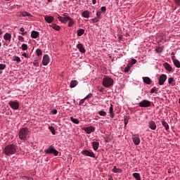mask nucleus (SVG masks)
Segmentation results:
<instances>
[{
	"mask_svg": "<svg viewBox=\"0 0 180 180\" xmlns=\"http://www.w3.org/2000/svg\"><path fill=\"white\" fill-rule=\"evenodd\" d=\"M49 63H50V56L49 55H44L42 59V65H49Z\"/></svg>",
	"mask_w": 180,
	"mask_h": 180,
	"instance_id": "obj_10",
	"label": "nucleus"
},
{
	"mask_svg": "<svg viewBox=\"0 0 180 180\" xmlns=\"http://www.w3.org/2000/svg\"><path fill=\"white\" fill-rule=\"evenodd\" d=\"M92 4L93 5H95V4H96V0H92Z\"/></svg>",
	"mask_w": 180,
	"mask_h": 180,
	"instance_id": "obj_59",
	"label": "nucleus"
},
{
	"mask_svg": "<svg viewBox=\"0 0 180 180\" xmlns=\"http://www.w3.org/2000/svg\"><path fill=\"white\" fill-rule=\"evenodd\" d=\"M45 154H53L57 157L58 155V152L57 150L54 148V146L53 145L50 146L49 148L46 149L44 150Z\"/></svg>",
	"mask_w": 180,
	"mask_h": 180,
	"instance_id": "obj_4",
	"label": "nucleus"
},
{
	"mask_svg": "<svg viewBox=\"0 0 180 180\" xmlns=\"http://www.w3.org/2000/svg\"><path fill=\"white\" fill-rule=\"evenodd\" d=\"M40 36V34L37 31H32L31 32V37L32 39H37Z\"/></svg>",
	"mask_w": 180,
	"mask_h": 180,
	"instance_id": "obj_17",
	"label": "nucleus"
},
{
	"mask_svg": "<svg viewBox=\"0 0 180 180\" xmlns=\"http://www.w3.org/2000/svg\"><path fill=\"white\" fill-rule=\"evenodd\" d=\"M18 41L23 42V41H25V37H23V35H18Z\"/></svg>",
	"mask_w": 180,
	"mask_h": 180,
	"instance_id": "obj_39",
	"label": "nucleus"
},
{
	"mask_svg": "<svg viewBox=\"0 0 180 180\" xmlns=\"http://www.w3.org/2000/svg\"><path fill=\"white\" fill-rule=\"evenodd\" d=\"M173 64L176 68H180V62L178 59H173Z\"/></svg>",
	"mask_w": 180,
	"mask_h": 180,
	"instance_id": "obj_26",
	"label": "nucleus"
},
{
	"mask_svg": "<svg viewBox=\"0 0 180 180\" xmlns=\"http://www.w3.org/2000/svg\"><path fill=\"white\" fill-rule=\"evenodd\" d=\"M29 135V128L22 127L20 129L18 132V136L20 140H22L23 141H26L27 139V136Z\"/></svg>",
	"mask_w": 180,
	"mask_h": 180,
	"instance_id": "obj_2",
	"label": "nucleus"
},
{
	"mask_svg": "<svg viewBox=\"0 0 180 180\" xmlns=\"http://www.w3.org/2000/svg\"><path fill=\"white\" fill-rule=\"evenodd\" d=\"M83 130L87 133V134H91L93 131H95V127L93 126L84 127Z\"/></svg>",
	"mask_w": 180,
	"mask_h": 180,
	"instance_id": "obj_11",
	"label": "nucleus"
},
{
	"mask_svg": "<svg viewBox=\"0 0 180 180\" xmlns=\"http://www.w3.org/2000/svg\"><path fill=\"white\" fill-rule=\"evenodd\" d=\"M92 96H94V94L92 93L89 94L84 99L86 101V99H91V98H92Z\"/></svg>",
	"mask_w": 180,
	"mask_h": 180,
	"instance_id": "obj_43",
	"label": "nucleus"
},
{
	"mask_svg": "<svg viewBox=\"0 0 180 180\" xmlns=\"http://www.w3.org/2000/svg\"><path fill=\"white\" fill-rule=\"evenodd\" d=\"M72 122L73 123H75V124H79V120L77 119V118H74L72 117H70Z\"/></svg>",
	"mask_w": 180,
	"mask_h": 180,
	"instance_id": "obj_35",
	"label": "nucleus"
},
{
	"mask_svg": "<svg viewBox=\"0 0 180 180\" xmlns=\"http://www.w3.org/2000/svg\"><path fill=\"white\" fill-rule=\"evenodd\" d=\"M157 92V89L155 87L150 89V94H154Z\"/></svg>",
	"mask_w": 180,
	"mask_h": 180,
	"instance_id": "obj_53",
	"label": "nucleus"
},
{
	"mask_svg": "<svg viewBox=\"0 0 180 180\" xmlns=\"http://www.w3.org/2000/svg\"><path fill=\"white\" fill-rule=\"evenodd\" d=\"M82 155H86V157H91V158H95V153L92 151L88 150H84L82 152Z\"/></svg>",
	"mask_w": 180,
	"mask_h": 180,
	"instance_id": "obj_8",
	"label": "nucleus"
},
{
	"mask_svg": "<svg viewBox=\"0 0 180 180\" xmlns=\"http://www.w3.org/2000/svg\"><path fill=\"white\" fill-rule=\"evenodd\" d=\"M84 33H85V30H84V29H79L77 30V36H79V37L82 36V34H84Z\"/></svg>",
	"mask_w": 180,
	"mask_h": 180,
	"instance_id": "obj_33",
	"label": "nucleus"
},
{
	"mask_svg": "<svg viewBox=\"0 0 180 180\" xmlns=\"http://www.w3.org/2000/svg\"><path fill=\"white\" fill-rule=\"evenodd\" d=\"M98 115H99V116H106V112L105 111H104V110H100L99 112H98Z\"/></svg>",
	"mask_w": 180,
	"mask_h": 180,
	"instance_id": "obj_42",
	"label": "nucleus"
},
{
	"mask_svg": "<svg viewBox=\"0 0 180 180\" xmlns=\"http://www.w3.org/2000/svg\"><path fill=\"white\" fill-rule=\"evenodd\" d=\"M52 29H54V30H57V32L61 30V27H60V25H58L56 24H53L51 26Z\"/></svg>",
	"mask_w": 180,
	"mask_h": 180,
	"instance_id": "obj_30",
	"label": "nucleus"
},
{
	"mask_svg": "<svg viewBox=\"0 0 180 180\" xmlns=\"http://www.w3.org/2000/svg\"><path fill=\"white\" fill-rule=\"evenodd\" d=\"M85 101H86L85 98L80 100V101L79 102V106L84 105V103H85Z\"/></svg>",
	"mask_w": 180,
	"mask_h": 180,
	"instance_id": "obj_47",
	"label": "nucleus"
},
{
	"mask_svg": "<svg viewBox=\"0 0 180 180\" xmlns=\"http://www.w3.org/2000/svg\"><path fill=\"white\" fill-rule=\"evenodd\" d=\"M143 81L145 84H147V85H150L151 84V79L148 77H143Z\"/></svg>",
	"mask_w": 180,
	"mask_h": 180,
	"instance_id": "obj_22",
	"label": "nucleus"
},
{
	"mask_svg": "<svg viewBox=\"0 0 180 180\" xmlns=\"http://www.w3.org/2000/svg\"><path fill=\"white\" fill-rule=\"evenodd\" d=\"M20 16H22V17L32 16V14L29 13L27 11H22V12H20Z\"/></svg>",
	"mask_w": 180,
	"mask_h": 180,
	"instance_id": "obj_31",
	"label": "nucleus"
},
{
	"mask_svg": "<svg viewBox=\"0 0 180 180\" xmlns=\"http://www.w3.org/2000/svg\"><path fill=\"white\" fill-rule=\"evenodd\" d=\"M101 11L105 13V12H106V6H102Z\"/></svg>",
	"mask_w": 180,
	"mask_h": 180,
	"instance_id": "obj_54",
	"label": "nucleus"
},
{
	"mask_svg": "<svg viewBox=\"0 0 180 180\" xmlns=\"http://www.w3.org/2000/svg\"><path fill=\"white\" fill-rule=\"evenodd\" d=\"M130 68H131V67L129 66V65H127V67L124 70V72H129V71H130Z\"/></svg>",
	"mask_w": 180,
	"mask_h": 180,
	"instance_id": "obj_45",
	"label": "nucleus"
},
{
	"mask_svg": "<svg viewBox=\"0 0 180 180\" xmlns=\"http://www.w3.org/2000/svg\"><path fill=\"white\" fill-rule=\"evenodd\" d=\"M101 15H102V13L100 11H98L96 12V16H97L96 18H98V19H101Z\"/></svg>",
	"mask_w": 180,
	"mask_h": 180,
	"instance_id": "obj_48",
	"label": "nucleus"
},
{
	"mask_svg": "<svg viewBox=\"0 0 180 180\" xmlns=\"http://www.w3.org/2000/svg\"><path fill=\"white\" fill-rule=\"evenodd\" d=\"M139 108H150L151 106V101L148 100H143L139 103Z\"/></svg>",
	"mask_w": 180,
	"mask_h": 180,
	"instance_id": "obj_5",
	"label": "nucleus"
},
{
	"mask_svg": "<svg viewBox=\"0 0 180 180\" xmlns=\"http://www.w3.org/2000/svg\"><path fill=\"white\" fill-rule=\"evenodd\" d=\"M102 84L105 88H110L113 85V79L109 76H105Z\"/></svg>",
	"mask_w": 180,
	"mask_h": 180,
	"instance_id": "obj_3",
	"label": "nucleus"
},
{
	"mask_svg": "<svg viewBox=\"0 0 180 180\" xmlns=\"http://www.w3.org/2000/svg\"><path fill=\"white\" fill-rule=\"evenodd\" d=\"M132 141L135 146H139L141 143L140 136L139 134H134L132 136Z\"/></svg>",
	"mask_w": 180,
	"mask_h": 180,
	"instance_id": "obj_6",
	"label": "nucleus"
},
{
	"mask_svg": "<svg viewBox=\"0 0 180 180\" xmlns=\"http://www.w3.org/2000/svg\"><path fill=\"white\" fill-rule=\"evenodd\" d=\"M49 130H50V131L52 133V134L53 136H55V134H56V129H54V127L53 126L49 127Z\"/></svg>",
	"mask_w": 180,
	"mask_h": 180,
	"instance_id": "obj_37",
	"label": "nucleus"
},
{
	"mask_svg": "<svg viewBox=\"0 0 180 180\" xmlns=\"http://www.w3.org/2000/svg\"><path fill=\"white\" fill-rule=\"evenodd\" d=\"M89 15H91V13H89L88 11H84L83 13H82V18H86V19L89 18Z\"/></svg>",
	"mask_w": 180,
	"mask_h": 180,
	"instance_id": "obj_24",
	"label": "nucleus"
},
{
	"mask_svg": "<svg viewBox=\"0 0 180 180\" xmlns=\"http://www.w3.org/2000/svg\"><path fill=\"white\" fill-rule=\"evenodd\" d=\"M136 63H137V60L136 59H132L131 60L129 63H128V65L133 67V65H134V64H136Z\"/></svg>",
	"mask_w": 180,
	"mask_h": 180,
	"instance_id": "obj_34",
	"label": "nucleus"
},
{
	"mask_svg": "<svg viewBox=\"0 0 180 180\" xmlns=\"http://www.w3.org/2000/svg\"><path fill=\"white\" fill-rule=\"evenodd\" d=\"M174 2L176 5H178V6H180V0H174Z\"/></svg>",
	"mask_w": 180,
	"mask_h": 180,
	"instance_id": "obj_57",
	"label": "nucleus"
},
{
	"mask_svg": "<svg viewBox=\"0 0 180 180\" xmlns=\"http://www.w3.org/2000/svg\"><path fill=\"white\" fill-rule=\"evenodd\" d=\"M162 125L165 127L166 131L169 130V125L168 124V122H165V120L162 121Z\"/></svg>",
	"mask_w": 180,
	"mask_h": 180,
	"instance_id": "obj_18",
	"label": "nucleus"
},
{
	"mask_svg": "<svg viewBox=\"0 0 180 180\" xmlns=\"http://www.w3.org/2000/svg\"><path fill=\"white\" fill-rule=\"evenodd\" d=\"M6 68V65L0 63V70H5Z\"/></svg>",
	"mask_w": 180,
	"mask_h": 180,
	"instance_id": "obj_49",
	"label": "nucleus"
},
{
	"mask_svg": "<svg viewBox=\"0 0 180 180\" xmlns=\"http://www.w3.org/2000/svg\"><path fill=\"white\" fill-rule=\"evenodd\" d=\"M165 81H167V75H161L159 77V82L158 84L159 85H164L165 83Z\"/></svg>",
	"mask_w": 180,
	"mask_h": 180,
	"instance_id": "obj_9",
	"label": "nucleus"
},
{
	"mask_svg": "<svg viewBox=\"0 0 180 180\" xmlns=\"http://www.w3.org/2000/svg\"><path fill=\"white\" fill-rule=\"evenodd\" d=\"M11 39H12V35L11 34H9L8 32H6L4 35V39L7 41H11Z\"/></svg>",
	"mask_w": 180,
	"mask_h": 180,
	"instance_id": "obj_16",
	"label": "nucleus"
},
{
	"mask_svg": "<svg viewBox=\"0 0 180 180\" xmlns=\"http://www.w3.org/2000/svg\"><path fill=\"white\" fill-rule=\"evenodd\" d=\"M77 85H78V81H77V80H72L70 82V88H75V86H77Z\"/></svg>",
	"mask_w": 180,
	"mask_h": 180,
	"instance_id": "obj_23",
	"label": "nucleus"
},
{
	"mask_svg": "<svg viewBox=\"0 0 180 180\" xmlns=\"http://www.w3.org/2000/svg\"><path fill=\"white\" fill-rule=\"evenodd\" d=\"M109 113H113V105L110 104V107L109 108Z\"/></svg>",
	"mask_w": 180,
	"mask_h": 180,
	"instance_id": "obj_51",
	"label": "nucleus"
},
{
	"mask_svg": "<svg viewBox=\"0 0 180 180\" xmlns=\"http://www.w3.org/2000/svg\"><path fill=\"white\" fill-rule=\"evenodd\" d=\"M129 119H130V117H124V123L125 126H127V124L129 123Z\"/></svg>",
	"mask_w": 180,
	"mask_h": 180,
	"instance_id": "obj_40",
	"label": "nucleus"
},
{
	"mask_svg": "<svg viewBox=\"0 0 180 180\" xmlns=\"http://www.w3.org/2000/svg\"><path fill=\"white\" fill-rule=\"evenodd\" d=\"M112 172H115V174H122V169H119L117 167L114 166L112 168Z\"/></svg>",
	"mask_w": 180,
	"mask_h": 180,
	"instance_id": "obj_21",
	"label": "nucleus"
},
{
	"mask_svg": "<svg viewBox=\"0 0 180 180\" xmlns=\"http://www.w3.org/2000/svg\"><path fill=\"white\" fill-rule=\"evenodd\" d=\"M132 175L135 179L141 180V176H140L139 173H134Z\"/></svg>",
	"mask_w": 180,
	"mask_h": 180,
	"instance_id": "obj_32",
	"label": "nucleus"
},
{
	"mask_svg": "<svg viewBox=\"0 0 180 180\" xmlns=\"http://www.w3.org/2000/svg\"><path fill=\"white\" fill-rule=\"evenodd\" d=\"M3 153L5 155H13V154H16V146L13 143L7 145L3 149Z\"/></svg>",
	"mask_w": 180,
	"mask_h": 180,
	"instance_id": "obj_1",
	"label": "nucleus"
},
{
	"mask_svg": "<svg viewBox=\"0 0 180 180\" xmlns=\"http://www.w3.org/2000/svg\"><path fill=\"white\" fill-rule=\"evenodd\" d=\"M20 34H21V36H26V34H27V32H26L25 27H20Z\"/></svg>",
	"mask_w": 180,
	"mask_h": 180,
	"instance_id": "obj_28",
	"label": "nucleus"
},
{
	"mask_svg": "<svg viewBox=\"0 0 180 180\" xmlns=\"http://www.w3.org/2000/svg\"><path fill=\"white\" fill-rule=\"evenodd\" d=\"M168 82L172 86H175V85L176 84V83H175V79H174V77H169L168 79Z\"/></svg>",
	"mask_w": 180,
	"mask_h": 180,
	"instance_id": "obj_20",
	"label": "nucleus"
},
{
	"mask_svg": "<svg viewBox=\"0 0 180 180\" xmlns=\"http://www.w3.org/2000/svg\"><path fill=\"white\" fill-rule=\"evenodd\" d=\"M99 18H93L91 19V22H93V23H98V22H99Z\"/></svg>",
	"mask_w": 180,
	"mask_h": 180,
	"instance_id": "obj_44",
	"label": "nucleus"
},
{
	"mask_svg": "<svg viewBox=\"0 0 180 180\" xmlns=\"http://www.w3.org/2000/svg\"><path fill=\"white\" fill-rule=\"evenodd\" d=\"M33 65H34V67H39V61L34 60V61L33 62Z\"/></svg>",
	"mask_w": 180,
	"mask_h": 180,
	"instance_id": "obj_52",
	"label": "nucleus"
},
{
	"mask_svg": "<svg viewBox=\"0 0 180 180\" xmlns=\"http://www.w3.org/2000/svg\"><path fill=\"white\" fill-rule=\"evenodd\" d=\"M58 19L59 22H61V23H64V17L59 15L58 17Z\"/></svg>",
	"mask_w": 180,
	"mask_h": 180,
	"instance_id": "obj_46",
	"label": "nucleus"
},
{
	"mask_svg": "<svg viewBox=\"0 0 180 180\" xmlns=\"http://www.w3.org/2000/svg\"><path fill=\"white\" fill-rule=\"evenodd\" d=\"M163 66L165 67L166 71H168L169 72H172V67L171 65H169V63L166 62L163 64Z\"/></svg>",
	"mask_w": 180,
	"mask_h": 180,
	"instance_id": "obj_15",
	"label": "nucleus"
},
{
	"mask_svg": "<svg viewBox=\"0 0 180 180\" xmlns=\"http://www.w3.org/2000/svg\"><path fill=\"white\" fill-rule=\"evenodd\" d=\"M51 114L52 115H57V110L56 109H53L51 110Z\"/></svg>",
	"mask_w": 180,
	"mask_h": 180,
	"instance_id": "obj_56",
	"label": "nucleus"
},
{
	"mask_svg": "<svg viewBox=\"0 0 180 180\" xmlns=\"http://www.w3.org/2000/svg\"><path fill=\"white\" fill-rule=\"evenodd\" d=\"M92 147L94 151H98V149L99 148V142L94 141L92 143Z\"/></svg>",
	"mask_w": 180,
	"mask_h": 180,
	"instance_id": "obj_19",
	"label": "nucleus"
},
{
	"mask_svg": "<svg viewBox=\"0 0 180 180\" xmlns=\"http://www.w3.org/2000/svg\"><path fill=\"white\" fill-rule=\"evenodd\" d=\"M3 32H2V30H0V36H1Z\"/></svg>",
	"mask_w": 180,
	"mask_h": 180,
	"instance_id": "obj_61",
	"label": "nucleus"
},
{
	"mask_svg": "<svg viewBox=\"0 0 180 180\" xmlns=\"http://www.w3.org/2000/svg\"><path fill=\"white\" fill-rule=\"evenodd\" d=\"M155 51H156V53H158L159 54L162 53V51H164V46L156 47Z\"/></svg>",
	"mask_w": 180,
	"mask_h": 180,
	"instance_id": "obj_25",
	"label": "nucleus"
},
{
	"mask_svg": "<svg viewBox=\"0 0 180 180\" xmlns=\"http://www.w3.org/2000/svg\"><path fill=\"white\" fill-rule=\"evenodd\" d=\"M13 61H16L17 63H20V58H19V56H14L13 57Z\"/></svg>",
	"mask_w": 180,
	"mask_h": 180,
	"instance_id": "obj_38",
	"label": "nucleus"
},
{
	"mask_svg": "<svg viewBox=\"0 0 180 180\" xmlns=\"http://www.w3.org/2000/svg\"><path fill=\"white\" fill-rule=\"evenodd\" d=\"M174 54H175V53H174V52H172V53H171L172 61H174V60H176V59H175V56H174Z\"/></svg>",
	"mask_w": 180,
	"mask_h": 180,
	"instance_id": "obj_55",
	"label": "nucleus"
},
{
	"mask_svg": "<svg viewBox=\"0 0 180 180\" xmlns=\"http://www.w3.org/2000/svg\"><path fill=\"white\" fill-rule=\"evenodd\" d=\"M110 117H111V119H113V117H115V113H110Z\"/></svg>",
	"mask_w": 180,
	"mask_h": 180,
	"instance_id": "obj_58",
	"label": "nucleus"
},
{
	"mask_svg": "<svg viewBox=\"0 0 180 180\" xmlns=\"http://www.w3.org/2000/svg\"><path fill=\"white\" fill-rule=\"evenodd\" d=\"M148 126H149V129H150L151 130H155V129H157V124L154 121H150L148 122Z\"/></svg>",
	"mask_w": 180,
	"mask_h": 180,
	"instance_id": "obj_13",
	"label": "nucleus"
},
{
	"mask_svg": "<svg viewBox=\"0 0 180 180\" xmlns=\"http://www.w3.org/2000/svg\"><path fill=\"white\" fill-rule=\"evenodd\" d=\"M44 20H46V23H52L54 21V17L45 15Z\"/></svg>",
	"mask_w": 180,
	"mask_h": 180,
	"instance_id": "obj_14",
	"label": "nucleus"
},
{
	"mask_svg": "<svg viewBox=\"0 0 180 180\" xmlns=\"http://www.w3.org/2000/svg\"><path fill=\"white\" fill-rule=\"evenodd\" d=\"M100 92H103V88H101V89H99Z\"/></svg>",
	"mask_w": 180,
	"mask_h": 180,
	"instance_id": "obj_60",
	"label": "nucleus"
},
{
	"mask_svg": "<svg viewBox=\"0 0 180 180\" xmlns=\"http://www.w3.org/2000/svg\"><path fill=\"white\" fill-rule=\"evenodd\" d=\"M48 2H51V0H48Z\"/></svg>",
	"mask_w": 180,
	"mask_h": 180,
	"instance_id": "obj_62",
	"label": "nucleus"
},
{
	"mask_svg": "<svg viewBox=\"0 0 180 180\" xmlns=\"http://www.w3.org/2000/svg\"><path fill=\"white\" fill-rule=\"evenodd\" d=\"M77 49H78L79 51L82 53V54H84V53L86 51L85 50V47H84V45L82 44H78L77 45Z\"/></svg>",
	"mask_w": 180,
	"mask_h": 180,
	"instance_id": "obj_12",
	"label": "nucleus"
},
{
	"mask_svg": "<svg viewBox=\"0 0 180 180\" xmlns=\"http://www.w3.org/2000/svg\"><path fill=\"white\" fill-rule=\"evenodd\" d=\"M71 17L67 15V13L63 14V23H67Z\"/></svg>",
	"mask_w": 180,
	"mask_h": 180,
	"instance_id": "obj_27",
	"label": "nucleus"
},
{
	"mask_svg": "<svg viewBox=\"0 0 180 180\" xmlns=\"http://www.w3.org/2000/svg\"><path fill=\"white\" fill-rule=\"evenodd\" d=\"M21 49H22V51H26V50H27V44H22L21 46Z\"/></svg>",
	"mask_w": 180,
	"mask_h": 180,
	"instance_id": "obj_41",
	"label": "nucleus"
},
{
	"mask_svg": "<svg viewBox=\"0 0 180 180\" xmlns=\"http://www.w3.org/2000/svg\"><path fill=\"white\" fill-rule=\"evenodd\" d=\"M8 105L11 108V109H13L14 110H18V109H19L18 101H10L8 103Z\"/></svg>",
	"mask_w": 180,
	"mask_h": 180,
	"instance_id": "obj_7",
	"label": "nucleus"
},
{
	"mask_svg": "<svg viewBox=\"0 0 180 180\" xmlns=\"http://www.w3.org/2000/svg\"><path fill=\"white\" fill-rule=\"evenodd\" d=\"M68 27H72V26H74V19H72V18H69V20H68Z\"/></svg>",
	"mask_w": 180,
	"mask_h": 180,
	"instance_id": "obj_29",
	"label": "nucleus"
},
{
	"mask_svg": "<svg viewBox=\"0 0 180 180\" xmlns=\"http://www.w3.org/2000/svg\"><path fill=\"white\" fill-rule=\"evenodd\" d=\"M36 54H37V57H40V56H42L43 55V52L41 51V49H37L36 50Z\"/></svg>",
	"mask_w": 180,
	"mask_h": 180,
	"instance_id": "obj_36",
	"label": "nucleus"
},
{
	"mask_svg": "<svg viewBox=\"0 0 180 180\" xmlns=\"http://www.w3.org/2000/svg\"><path fill=\"white\" fill-rule=\"evenodd\" d=\"M22 57H25V58H29V53H27L26 52H24L22 54Z\"/></svg>",
	"mask_w": 180,
	"mask_h": 180,
	"instance_id": "obj_50",
	"label": "nucleus"
}]
</instances>
